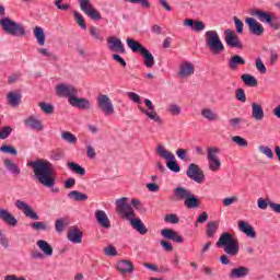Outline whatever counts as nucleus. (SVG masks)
I'll use <instances>...</instances> for the list:
<instances>
[{"label":"nucleus","instance_id":"c9c22d12","mask_svg":"<svg viewBox=\"0 0 280 280\" xmlns=\"http://www.w3.org/2000/svg\"><path fill=\"white\" fill-rule=\"evenodd\" d=\"M184 205L187 209H198V207H200V201L198 200V197L190 192L188 198L184 201Z\"/></svg>","mask_w":280,"mask_h":280},{"label":"nucleus","instance_id":"de8ad7c7","mask_svg":"<svg viewBox=\"0 0 280 280\" xmlns=\"http://www.w3.org/2000/svg\"><path fill=\"white\" fill-rule=\"evenodd\" d=\"M38 106L43 110V113H45V115H54V105L40 102Z\"/></svg>","mask_w":280,"mask_h":280},{"label":"nucleus","instance_id":"13d9d810","mask_svg":"<svg viewBox=\"0 0 280 280\" xmlns=\"http://www.w3.org/2000/svg\"><path fill=\"white\" fill-rule=\"evenodd\" d=\"M104 255H106V257H117V248L113 245H108L104 248Z\"/></svg>","mask_w":280,"mask_h":280},{"label":"nucleus","instance_id":"aec40b11","mask_svg":"<svg viewBox=\"0 0 280 280\" xmlns=\"http://www.w3.org/2000/svg\"><path fill=\"white\" fill-rule=\"evenodd\" d=\"M0 220L9 226H16V224H19L16 217L12 215L10 211L3 208H0Z\"/></svg>","mask_w":280,"mask_h":280},{"label":"nucleus","instance_id":"9b49d317","mask_svg":"<svg viewBox=\"0 0 280 280\" xmlns=\"http://www.w3.org/2000/svg\"><path fill=\"white\" fill-rule=\"evenodd\" d=\"M79 5L82 12L92 19V21H102V14L93 8L91 0H79Z\"/></svg>","mask_w":280,"mask_h":280},{"label":"nucleus","instance_id":"20e7f679","mask_svg":"<svg viewBox=\"0 0 280 280\" xmlns=\"http://www.w3.org/2000/svg\"><path fill=\"white\" fill-rule=\"evenodd\" d=\"M217 247L223 248L224 253L230 257H235L240 253V243L228 232L220 235Z\"/></svg>","mask_w":280,"mask_h":280},{"label":"nucleus","instance_id":"69168bd1","mask_svg":"<svg viewBox=\"0 0 280 280\" xmlns=\"http://www.w3.org/2000/svg\"><path fill=\"white\" fill-rule=\"evenodd\" d=\"M194 32H205V22L195 21L192 24Z\"/></svg>","mask_w":280,"mask_h":280},{"label":"nucleus","instance_id":"f257e3e1","mask_svg":"<svg viewBox=\"0 0 280 280\" xmlns=\"http://www.w3.org/2000/svg\"><path fill=\"white\" fill-rule=\"evenodd\" d=\"M28 167H32L35 178L39 185L50 189L52 194H58L60 188L56 187V177L54 176V164L51 162L39 159L27 163Z\"/></svg>","mask_w":280,"mask_h":280},{"label":"nucleus","instance_id":"1a4fd4ad","mask_svg":"<svg viewBox=\"0 0 280 280\" xmlns=\"http://www.w3.org/2000/svg\"><path fill=\"white\" fill-rule=\"evenodd\" d=\"M96 104L98 110H101L105 117H112V115H115V105H113V101L108 95L100 94L96 98Z\"/></svg>","mask_w":280,"mask_h":280},{"label":"nucleus","instance_id":"680f3d73","mask_svg":"<svg viewBox=\"0 0 280 280\" xmlns=\"http://www.w3.org/2000/svg\"><path fill=\"white\" fill-rule=\"evenodd\" d=\"M234 24H235L237 34H243L244 33V22H242V20L237 19V16H234Z\"/></svg>","mask_w":280,"mask_h":280},{"label":"nucleus","instance_id":"2eb2a0df","mask_svg":"<svg viewBox=\"0 0 280 280\" xmlns=\"http://www.w3.org/2000/svg\"><path fill=\"white\" fill-rule=\"evenodd\" d=\"M246 25L248 26L249 33L254 36H262L264 35V25L257 22L255 18H246L245 20Z\"/></svg>","mask_w":280,"mask_h":280},{"label":"nucleus","instance_id":"c756f323","mask_svg":"<svg viewBox=\"0 0 280 280\" xmlns=\"http://www.w3.org/2000/svg\"><path fill=\"white\" fill-rule=\"evenodd\" d=\"M37 247L39 248V250H43L46 257H51V255H54V247H51V245L47 243V241H37Z\"/></svg>","mask_w":280,"mask_h":280},{"label":"nucleus","instance_id":"a878e982","mask_svg":"<svg viewBox=\"0 0 280 280\" xmlns=\"http://www.w3.org/2000/svg\"><path fill=\"white\" fill-rule=\"evenodd\" d=\"M252 117L256 121L264 120V117H266V114L264 113V108L261 107V105L257 103H252Z\"/></svg>","mask_w":280,"mask_h":280},{"label":"nucleus","instance_id":"b1692460","mask_svg":"<svg viewBox=\"0 0 280 280\" xmlns=\"http://www.w3.org/2000/svg\"><path fill=\"white\" fill-rule=\"evenodd\" d=\"M194 63L189 61H184L179 66V75L180 78H189L190 75H194Z\"/></svg>","mask_w":280,"mask_h":280},{"label":"nucleus","instance_id":"9d476101","mask_svg":"<svg viewBox=\"0 0 280 280\" xmlns=\"http://www.w3.org/2000/svg\"><path fill=\"white\" fill-rule=\"evenodd\" d=\"M56 95L58 97H68V102L71 101V97L78 95V88L69 83H59L55 88Z\"/></svg>","mask_w":280,"mask_h":280},{"label":"nucleus","instance_id":"f8f14e48","mask_svg":"<svg viewBox=\"0 0 280 280\" xmlns=\"http://www.w3.org/2000/svg\"><path fill=\"white\" fill-rule=\"evenodd\" d=\"M224 40L228 47H231V49H244V44L237 34L230 28L224 31Z\"/></svg>","mask_w":280,"mask_h":280},{"label":"nucleus","instance_id":"0e129e2a","mask_svg":"<svg viewBox=\"0 0 280 280\" xmlns=\"http://www.w3.org/2000/svg\"><path fill=\"white\" fill-rule=\"evenodd\" d=\"M126 3H140L141 8H150L149 0H124Z\"/></svg>","mask_w":280,"mask_h":280},{"label":"nucleus","instance_id":"ddd939ff","mask_svg":"<svg viewBox=\"0 0 280 280\" xmlns=\"http://www.w3.org/2000/svg\"><path fill=\"white\" fill-rule=\"evenodd\" d=\"M186 176L190 178V180H195V183H205V172L201 171L198 164H189L186 171Z\"/></svg>","mask_w":280,"mask_h":280},{"label":"nucleus","instance_id":"3c124183","mask_svg":"<svg viewBox=\"0 0 280 280\" xmlns=\"http://www.w3.org/2000/svg\"><path fill=\"white\" fill-rule=\"evenodd\" d=\"M37 54L49 58V60H58V57L54 52L49 51L47 48H38Z\"/></svg>","mask_w":280,"mask_h":280},{"label":"nucleus","instance_id":"052dcab7","mask_svg":"<svg viewBox=\"0 0 280 280\" xmlns=\"http://www.w3.org/2000/svg\"><path fill=\"white\" fill-rule=\"evenodd\" d=\"M12 135V127L7 126L0 130V139H8Z\"/></svg>","mask_w":280,"mask_h":280},{"label":"nucleus","instance_id":"412c9836","mask_svg":"<svg viewBox=\"0 0 280 280\" xmlns=\"http://www.w3.org/2000/svg\"><path fill=\"white\" fill-rule=\"evenodd\" d=\"M95 218L102 229H110V219H108V214L104 210H96Z\"/></svg>","mask_w":280,"mask_h":280},{"label":"nucleus","instance_id":"2f4dec72","mask_svg":"<svg viewBox=\"0 0 280 280\" xmlns=\"http://www.w3.org/2000/svg\"><path fill=\"white\" fill-rule=\"evenodd\" d=\"M21 93L19 92H9L7 95V100L13 108H16L21 104Z\"/></svg>","mask_w":280,"mask_h":280},{"label":"nucleus","instance_id":"39448f33","mask_svg":"<svg viewBox=\"0 0 280 280\" xmlns=\"http://www.w3.org/2000/svg\"><path fill=\"white\" fill-rule=\"evenodd\" d=\"M206 45L213 56H220L224 51V43L220 39L218 31H207L205 34Z\"/></svg>","mask_w":280,"mask_h":280},{"label":"nucleus","instance_id":"f03ea898","mask_svg":"<svg viewBox=\"0 0 280 280\" xmlns=\"http://www.w3.org/2000/svg\"><path fill=\"white\" fill-rule=\"evenodd\" d=\"M116 211L119 213L122 220H128L132 229L137 231L140 235H145L148 233V228L143 224L139 218H135V209L128 203L127 197H121L116 200Z\"/></svg>","mask_w":280,"mask_h":280},{"label":"nucleus","instance_id":"f3484780","mask_svg":"<svg viewBox=\"0 0 280 280\" xmlns=\"http://www.w3.org/2000/svg\"><path fill=\"white\" fill-rule=\"evenodd\" d=\"M161 235L165 240H171V242H175L176 244H183L185 240L178 232L172 230V229H163L161 230Z\"/></svg>","mask_w":280,"mask_h":280},{"label":"nucleus","instance_id":"4d7b16f0","mask_svg":"<svg viewBox=\"0 0 280 280\" xmlns=\"http://www.w3.org/2000/svg\"><path fill=\"white\" fill-rule=\"evenodd\" d=\"M73 15H74V19L77 20L78 25L82 30H86V22L84 21V18L82 16V14H80V12L78 11H74Z\"/></svg>","mask_w":280,"mask_h":280},{"label":"nucleus","instance_id":"09e8293b","mask_svg":"<svg viewBox=\"0 0 280 280\" xmlns=\"http://www.w3.org/2000/svg\"><path fill=\"white\" fill-rule=\"evenodd\" d=\"M187 154H189V149L176 150V156L179 159V161H185L187 163V161H189V156Z\"/></svg>","mask_w":280,"mask_h":280},{"label":"nucleus","instance_id":"5701e85b","mask_svg":"<svg viewBox=\"0 0 280 280\" xmlns=\"http://www.w3.org/2000/svg\"><path fill=\"white\" fill-rule=\"evenodd\" d=\"M238 229L242 233H244L247 237H250L252 240H255V237H257V232H255V228H253V225L248 224V222L246 221H240Z\"/></svg>","mask_w":280,"mask_h":280},{"label":"nucleus","instance_id":"dca6fc26","mask_svg":"<svg viewBox=\"0 0 280 280\" xmlns=\"http://www.w3.org/2000/svg\"><path fill=\"white\" fill-rule=\"evenodd\" d=\"M107 47L109 51H114L116 54H126V47L124 46V43L121 39L112 36L107 39Z\"/></svg>","mask_w":280,"mask_h":280},{"label":"nucleus","instance_id":"72a5a7b5","mask_svg":"<svg viewBox=\"0 0 280 280\" xmlns=\"http://www.w3.org/2000/svg\"><path fill=\"white\" fill-rule=\"evenodd\" d=\"M253 16H257L258 20L261 21V23H270V20L272 19V15H270L266 11H261L259 9H254L252 11Z\"/></svg>","mask_w":280,"mask_h":280},{"label":"nucleus","instance_id":"6ab92c4d","mask_svg":"<svg viewBox=\"0 0 280 280\" xmlns=\"http://www.w3.org/2000/svg\"><path fill=\"white\" fill-rule=\"evenodd\" d=\"M250 275V268L241 266L238 268H233L230 273V279H244Z\"/></svg>","mask_w":280,"mask_h":280},{"label":"nucleus","instance_id":"ea45409f","mask_svg":"<svg viewBox=\"0 0 280 280\" xmlns=\"http://www.w3.org/2000/svg\"><path fill=\"white\" fill-rule=\"evenodd\" d=\"M68 167L74 174H79V176H84L86 174V170L75 162H68Z\"/></svg>","mask_w":280,"mask_h":280},{"label":"nucleus","instance_id":"338daca9","mask_svg":"<svg viewBox=\"0 0 280 280\" xmlns=\"http://www.w3.org/2000/svg\"><path fill=\"white\" fill-rule=\"evenodd\" d=\"M86 156L88 159H95L97 156V153L95 152V148L91 144H86Z\"/></svg>","mask_w":280,"mask_h":280},{"label":"nucleus","instance_id":"8fccbe9b","mask_svg":"<svg viewBox=\"0 0 280 280\" xmlns=\"http://www.w3.org/2000/svg\"><path fill=\"white\" fill-rule=\"evenodd\" d=\"M242 121H244L243 118L235 117L229 120V126L232 130H240V126L242 125Z\"/></svg>","mask_w":280,"mask_h":280},{"label":"nucleus","instance_id":"e433bc0d","mask_svg":"<svg viewBox=\"0 0 280 280\" xmlns=\"http://www.w3.org/2000/svg\"><path fill=\"white\" fill-rule=\"evenodd\" d=\"M201 117L208 121H218L220 119V116H218L211 108L201 109Z\"/></svg>","mask_w":280,"mask_h":280},{"label":"nucleus","instance_id":"49530a36","mask_svg":"<svg viewBox=\"0 0 280 280\" xmlns=\"http://www.w3.org/2000/svg\"><path fill=\"white\" fill-rule=\"evenodd\" d=\"M218 232V223L215 222H209L207 225V237H213V235H215V233Z\"/></svg>","mask_w":280,"mask_h":280},{"label":"nucleus","instance_id":"393cba45","mask_svg":"<svg viewBox=\"0 0 280 280\" xmlns=\"http://www.w3.org/2000/svg\"><path fill=\"white\" fill-rule=\"evenodd\" d=\"M244 65H246V60H244V57L240 55L232 56L228 62L229 69H231V71H235L237 70V67H242Z\"/></svg>","mask_w":280,"mask_h":280},{"label":"nucleus","instance_id":"cd10ccee","mask_svg":"<svg viewBox=\"0 0 280 280\" xmlns=\"http://www.w3.org/2000/svg\"><path fill=\"white\" fill-rule=\"evenodd\" d=\"M174 197L176 200H185L189 198V195L191 194V190L185 188V187H177L173 190Z\"/></svg>","mask_w":280,"mask_h":280},{"label":"nucleus","instance_id":"e2e57ef3","mask_svg":"<svg viewBox=\"0 0 280 280\" xmlns=\"http://www.w3.org/2000/svg\"><path fill=\"white\" fill-rule=\"evenodd\" d=\"M165 222H168L170 224H178V222H180V219H178V215L176 214H167L164 218Z\"/></svg>","mask_w":280,"mask_h":280},{"label":"nucleus","instance_id":"37998d69","mask_svg":"<svg viewBox=\"0 0 280 280\" xmlns=\"http://www.w3.org/2000/svg\"><path fill=\"white\" fill-rule=\"evenodd\" d=\"M0 152L3 154H11L12 156H16V154H19V151L10 144H3L0 147Z\"/></svg>","mask_w":280,"mask_h":280},{"label":"nucleus","instance_id":"a19ab883","mask_svg":"<svg viewBox=\"0 0 280 280\" xmlns=\"http://www.w3.org/2000/svg\"><path fill=\"white\" fill-rule=\"evenodd\" d=\"M61 139L62 141H66V143H70V145H75V143H78V137L71 133V131H63L61 133Z\"/></svg>","mask_w":280,"mask_h":280},{"label":"nucleus","instance_id":"6e6d98bb","mask_svg":"<svg viewBox=\"0 0 280 280\" xmlns=\"http://www.w3.org/2000/svg\"><path fill=\"white\" fill-rule=\"evenodd\" d=\"M235 98L237 102H242V104H246V92L244 89L240 88L235 91Z\"/></svg>","mask_w":280,"mask_h":280},{"label":"nucleus","instance_id":"7ed1b4c3","mask_svg":"<svg viewBox=\"0 0 280 280\" xmlns=\"http://www.w3.org/2000/svg\"><path fill=\"white\" fill-rule=\"evenodd\" d=\"M127 97L131 100L135 104H139L138 108L140 112H142L143 115H145L149 119L152 121H155V124H163V119L159 114L156 113V109L154 108V104H152V101L150 98L144 100L145 107L141 106V96L135 92H127Z\"/></svg>","mask_w":280,"mask_h":280},{"label":"nucleus","instance_id":"5fc2aeb1","mask_svg":"<svg viewBox=\"0 0 280 280\" xmlns=\"http://www.w3.org/2000/svg\"><path fill=\"white\" fill-rule=\"evenodd\" d=\"M232 141L233 143H236V145H238L240 148H248V141L240 136L232 137Z\"/></svg>","mask_w":280,"mask_h":280},{"label":"nucleus","instance_id":"bf43d9fd","mask_svg":"<svg viewBox=\"0 0 280 280\" xmlns=\"http://www.w3.org/2000/svg\"><path fill=\"white\" fill-rule=\"evenodd\" d=\"M90 35L94 37L95 40H100L101 43L104 40V37L101 33L97 32V28L95 26H92L90 28Z\"/></svg>","mask_w":280,"mask_h":280},{"label":"nucleus","instance_id":"c85d7f7f","mask_svg":"<svg viewBox=\"0 0 280 280\" xmlns=\"http://www.w3.org/2000/svg\"><path fill=\"white\" fill-rule=\"evenodd\" d=\"M117 269L119 270V272L130 273L135 271V265H132V261L130 260H120L117 265Z\"/></svg>","mask_w":280,"mask_h":280},{"label":"nucleus","instance_id":"864d4df0","mask_svg":"<svg viewBox=\"0 0 280 280\" xmlns=\"http://www.w3.org/2000/svg\"><path fill=\"white\" fill-rule=\"evenodd\" d=\"M258 150L261 154H265L267 159H275V153L272 152V149H270L269 147L260 145Z\"/></svg>","mask_w":280,"mask_h":280},{"label":"nucleus","instance_id":"58836bf2","mask_svg":"<svg viewBox=\"0 0 280 280\" xmlns=\"http://www.w3.org/2000/svg\"><path fill=\"white\" fill-rule=\"evenodd\" d=\"M127 46L129 47V49H131V51L133 52H139L141 54L145 47H143L142 45L139 44V42L132 39V38H127Z\"/></svg>","mask_w":280,"mask_h":280},{"label":"nucleus","instance_id":"a18cd8bd","mask_svg":"<svg viewBox=\"0 0 280 280\" xmlns=\"http://www.w3.org/2000/svg\"><path fill=\"white\" fill-rule=\"evenodd\" d=\"M32 229H34V231H51V225L45 222H34L32 223Z\"/></svg>","mask_w":280,"mask_h":280},{"label":"nucleus","instance_id":"603ef678","mask_svg":"<svg viewBox=\"0 0 280 280\" xmlns=\"http://www.w3.org/2000/svg\"><path fill=\"white\" fill-rule=\"evenodd\" d=\"M167 113H170V115H173L174 117H178V115H180L182 113L180 106H178L177 104H171L167 106Z\"/></svg>","mask_w":280,"mask_h":280},{"label":"nucleus","instance_id":"c03bdc74","mask_svg":"<svg viewBox=\"0 0 280 280\" xmlns=\"http://www.w3.org/2000/svg\"><path fill=\"white\" fill-rule=\"evenodd\" d=\"M69 222H67V219L65 218H60L55 222V230L58 233H62V231H65V226H68Z\"/></svg>","mask_w":280,"mask_h":280},{"label":"nucleus","instance_id":"4c0bfd02","mask_svg":"<svg viewBox=\"0 0 280 280\" xmlns=\"http://www.w3.org/2000/svg\"><path fill=\"white\" fill-rule=\"evenodd\" d=\"M33 34L40 47L45 45V31H43V27L35 26Z\"/></svg>","mask_w":280,"mask_h":280},{"label":"nucleus","instance_id":"4468645a","mask_svg":"<svg viewBox=\"0 0 280 280\" xmlns=\"http://www.w3.org/2000/svg\"><path fill=\"white\" fill-rule=\"evenodd\" d=\"M15 207L19 209V211H22L26 218H30L31 220H38V213L27 205V202L23 200H16L15 201Z\"/></svg>","mask_w":280,"mask_h":280},{"label":"nucleus","instance_id":"473e14b6","mask_svg":"<svg viewBox=\"0 0 280 280\" xmlns=\"http://www.w3.org/2000/svg\"><path fill=\"white\" fill-rule=\"evenodd\" d=\"M140 54L143 57L144 67H147L148 69H152V67H154V56L152 55V52L144 48Z\"/></svg>","mask_w":280,"mask_h":280},{"label":"nucleus","instance_id":"7c9ffc66","mask_svg":"<svg viewBox=\"0 0 280 280\" xmlns=\"http://www.w3.org/2000/svg\"><path fill=\"white\" fill-rule=\"evenodd\" d=\"M68 198L70 200H74V202H84L86 200H89V196L84 192H80L78 190H71L68 194Z\"/></svg>","mask_w":280,"mask_h":280},{"label":"nucleus","instance_id":"79ce46f5","mask_svg":"<svg viewBox=\"0 0 280 280\" xmlns=\"http://www.w3.org/2000/svg\"><path fill=\"white\" fill-rule=\"evenodd\" d=\"M241 80L245 86H257V79L250 74H242Z\"/></svg>","mask_w":280,"mask_h":280},{"label":"nucleus","instance_id":"f704fd0d","mask_svg":"<svg viewBox=\"0 0 280 280\" xmlns=\"http://www.w3.org/2000/svg\"><path fill=\"white\" fill-rule=\"evenodd\" d=\"M3 165L8 170V172H10L11 174H14L15 176H19V174H21V168L12 160L10 159L4 160Z\"/></svg>","mask_w":280,"mask_h":280},{"label":"nucleus","instance_id":"4be33fe9","mask_svg":"<svg viewBox=\"0 0 280 280\" xmlns=\"http://www.w3.org/2000/svg\"><path fill=\"white\" fill-rule=\"evenodd\" d=\"M82 231L78 226H73L68 231L67 238L72 244H82Z\"/></svg>","mask_w":280,"mask_h":280},{"label":"nucleus","instance_id":"0eeeda50","mask_svg":"<svg viewBox=\"0 0 280 280\" xmlns=\"http://www.w3.org/2000/svg\"><path fill=\"white\" fill-rule=\"evenodd\" d=\"M156 154L160 155L161 159H164L166 161V167H168L171 172H180V166L176 161V155H174V153H172L171 151H167L165 147L159 144L156 148Z\"/></svg>","mask_w":280,"mask_h":280},{"label":"nucleus","instance_id":"774afa93","mask_svg":"<svg viewBox=\"0 0 280 280\" xmlns=\"http://www.w3.org/2000/svg\"><path fill=\"white\" fill-rule=\"evenodd\" d=\"M256 69L259 71V73H266V65H264V61H261V58L256 59Z\"/></svg>","mask_w":280,"mask_h":280},{"label":"nucleus","instance_id":"bb28decb","mask_svg":"<svg viewBox=\"0 0 280 280\" xmlns=\"http://www.w3.org/2000/svg\"><path fill=\"white\" fill-rule=\"evenodd\" d=\"M25 126L32 128V130H37L40 132L43 130V122L35 118L34 116H30L24 120Z\"/></svg>","mask_w":280,"mask_h":280},{"label":"nucleus","instance_id":"a211bd4d","mask_svg":"<svg viewBox=\"0 0 280 280\" xmlns=\"http://www.w3.org/2000/svg\"><path fill=\"white\" fill-rule=\"evenodd\" d=\"M69 104L70 106H73L74 108H79L81 110L91 108V102L88 98L78 97V95L71 97Z\"/></svg>","mask_w":280,"mask_h":280},{"label":"nucleus","instance_id":"423d86ee","mask_svg":"<svg viewBox=\"0 0 280 280\" xmlns=\"http://www.w3.org/2000/svg\"><path fill=\"white\" fill-rule=\"evenodd\" d=\"M0 25L3 32H5V34H9L10 36L23 38V36H25L26 34L25 27H23L20 23H16L10 18H2L0 20Z\"/></svg>","mask_w":280,"mask_h":280},{"label":"nucleus","instance_id":"6e6552de","mask_svg":"<svg viewBox=\"0 0 280 280\" xmlns=\"http://www.w3.org/2000/svg\"><path fill=\"white\" fill-rule=\"evenodd\" d=\"M220 148L209 147L207 149V161L210 172H220L222 167V161H220Z\"/></svg>","mask_w":280,"mask_h":280}]
</instances>
